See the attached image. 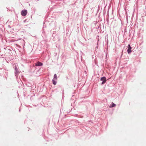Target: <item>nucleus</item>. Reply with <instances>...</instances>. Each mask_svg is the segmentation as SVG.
I'll return each instance as SVG.
<instances>
[{"instance_id":"obj_1","label":"nucleus","mask_w":146,"mask_h":146,"mask_svg":"<svg viewBox=\"0 0 146 146\" xmlns=\"http://www.w3.org/2000/svg\"><path fill=\"white\" fill-rule=\"evenodd\" d=\"M100 80L102 81L101 85H102L106 83L107 79L106 77L103 76L101 78Z\"/></svg>"},{"instance_id":"obj_2","label":"nucleus","mask_w":146,"mask_h":146,"mask_svg":"<svg viewBox=\"0 0 146 146\" xmlns=\"http://www.w3.org/2000/svg\"><path fill=\"white\" fill-rule=\"evenodd\" d=\"M15 76L17 77L18 76L19 71L18 70V68L16 66L15 68Z\"/></svg>"},{"instance_id":"obj_3","label":"nucleus","mask_w":146,"mask_h":146,"mask_svg":"<svg viewBox=\"0 0 146 146\" xmlns=\"http://www.w3.org/2000/svg\"><path fill=\"white\" fill-rule=\"evenodd\" d=\"M27 13V11L26 9H24L22 11L21 15L23 16H25Z\"/></svg>"},{"instance_id":"obj_4","label":"nucleus","mask_w":146,"mask_h":146,"mask_svg":"<svg viewBox=\"0 0 146 146\" xmlns=\"http://www.w3.org/2000/svg\"><path fill=\"white\" fill-rule=\"evenodd\" d=\"M127 52L128 54H130L132 52L131 49L132 47L131 46L130 44H129L128 45L127 47Z\"/></svg>"},{"instance_id":"obj_5","label":"nucleus","mask_w":146,"mask_h":146,"mask_svg":"<svg viewBox=\"0 0 146 146\" xmlns=\"http://www.w3.org/2000/svg\"><path fill=\"white\" fill-rule=\"evenodd\" d=\"M42 65L43 63L39 61H38L35 63V66H42Z\"/></svg>"},{"instance_id":"obj_6","label":"nucleus","mask_w":146,"mask_h":146,"mask_svg":"<svg viewBox=\"0 0 146 146\" xmlns=\"http://www.w3.org/2000/svg\"><path fill=\"white\" fill-rule=\"evenodd\" d=\"M116 105L113 102H112L111 104L109 106L110 108H112L115 106Z\"/></svg>"},{"instance_id":"obj_7","label":"nucleus","mask_w":146,"mask_h":146,"mask_svg":"<svg viewBox=\"0 0 146 146\" xmlns=\"http://www.w3.org/2000/svg\"><path fill=\"white\" fill-rule=\"evenodd\" d=\"M56 31H54L53 32V33L52 34V36L53 37H54L53 39V40H55L54 39V38H55V36L54 35H56Z\"/></svg>"},{"instance_id":"obj_8","label":"nucleus","mask_w":146,"mask_h":146,"mask_svg":"<svg viewBox=\"0 0 146 146\" xmlns=\"http://www.w3.org/2000/svg\"><path fill=\"white\" fill-rule=\"evenodd\" d=\"M56 80H55V79H53L52 80V83H53V84H54V85H56V83H57V82H56Z\"/></svg>"},{"instance_id":"obj_9","label":"nucleus","mask_w":146,"mask_h":146,"mask_svg":"<svg viewBox=\"0 0 146 146\" xmlns=\"http://www.w3.org/2000/svg\"><path fill=\"white\" fill-rule=\"evenodd\" d=\"M57 75L56 74H55L54 75L53 79L57 80Z\"/></svg>"},{"instance_id":"obj_10","label":"nucleus","mask_w":146,"mask_h":146,"mask_svg":"<svg viewBox=\"0 0 146 146\" xmlns=\"http://www.w3.org/2000/svg\"><path fill=\"white\" fill-rule=\"evenodd\" d=\"M63 1V2L65 4H66V3L64 1V0H56L55 1Z\"/></svg>"},{"instance_id":"obj_11","label":"nucleus","mask_w":146,"mask_h":146,"mask_svg":"<svg viewBox=\"0 0 146 146\" xmlns=\"http://www.w3.org/2000/svg\"><path fill=\"white\" fill-rule=\"evenodd\" d=\"M98 46H97L96 48H95V51L96 52H98Z\"/></svg>"},{"instance_id":"obj_12","label":"nucleus","mask_w":146,"mask_h":146,"mask_svg":"<svg viewBox=\"0 0 146 146\" xmlns=\"http://www.w3.org/2000/svg\"><path fill=\"white\" fill-rule=\"evenodd\" d=\"M51 4H53L54 5H57L54 4V3H55V2L54 1H51Z\"/></svg>"},{"instance_id":"obj_13","label":"nucleus","mask_w":146,"mask_h":146,"mask_svg":"<svg viewBox=\"0 0 146 146\" xmlns=\"http://www.w3.org/2000/svg\"><path fill=\"white\" fill-rule=\"evenodd\" d=\"M8 50L9 51V53H10V54H11V53H11H12V52H11V50H10V49H8Z\"/></svg>"},{"instance_id":"obj_14","label":"nucleus","mask_w":146,"mask_h":146,"mask_svg":"<svg viewBox=\"0 0 146 146\" xmlns=\"http://www.w3.org/2000/svg\"><path fill=\"white\" fill-rule=\"evenodd\" d=\"M35 66H34L33 67V69H35Z\"/></svg>"},{"instance_id":"obj_15","label":"nucleus","mask_w":146,"mask_h":146,"mask_svg":"<svg viewBox=\"0 0 146 146\" xmlns=\"http://www.w3.org/2000/svg\"><path fill=\"white\" fill-rule=\"evenodd\" d=\"M80 53H81V54H83V53L81 51H80Z\"/></svg>"},{"instance_id":"obj_16","label":"nucleus","mask_w":146,"mask_h":146,"mask_svg":"<svg viewBox=\"0 0 146 146\" xmlns=\"http://www.w3.org/2000/svg\"><path fill=\"white\" fill-rule=\"evenodd\" d=\"M122 54H123V53H122V52H121V57L122 55Z\"/></svg>"},{"instance_id":"obj_17","label":"nucleus","mask_w":146,"mask_h":146,"mask_svg":"<svg viewBox=\"0 0 146 146\" xmlns=\"http://www.w3.org/2000/svg\"><path fill=\"white\" fill-rule=\"evenodd\" d=\"M44 31H42V33H44Z\"/></svg>"},{"instance_id":"obj_18","label":"nucleus","mask_w":146,"mask_h":146,"mask_svg":"<svg viewBox=\"0 0 146 146\" xmlns=\"http://www.w3.org/2000/svg\"><path fill=\"white\" fill-rule=\"evenodd\" d=\"M98 41H99V38H98Z\"/></svg>"},{"instance_id":"obj_19","label":"nucleus","mask_w":146,"mask_h":146,"mask_svg":"<svg viewBox=\"0 0 146 146\" xmlns=\"http://www.w3.org/2000/svg\"><path fill=\"white\" fill-rule=\"evenodd\" d=\"M4 49H6V48H4Z\"/></svg>"},{"instance_id":"obj_20","label":"nucleus","mask_w":146,"mask_h":146,"mask_svg":"<svg viewBox=\"0 0 146 146\" xmlns=\"http://www.w3.org/2000/svg\"><path fill=\"white\" fill-rule=\"evenodd\" d=\"M21 111V110H20V109H19V111Z\"/></svg>"},{"instance_id":"obj_21","label":"nucleus","mask_w":146,"mask_h":146,"mask_svg":"<svg viewBox=\"0 0 146 146\" xmlns=\"http://www.w3.org/2000/svg\"><path fill=\"white\" fill-rule=\"evenodd\" d=\"M98 42H97V45H98Z\"/></svg>"},{"instance_id":"obj_22","label":"nucleus","mask_w":146,"mask_h":146,"mask_svg":"<svg viewBox=\"0 0 146 146\" xmlns=\"http://www.w3.org/2000/svg\"><path fill=\"white\" fill-rule=\"evenodd\" d=\"M107 21H108V20H107Z\"/></svg>"}]
</instances>
